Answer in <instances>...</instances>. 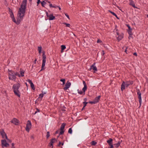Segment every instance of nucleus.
Masks as SVG:
<instances>
[{
  "label": "nucleus",
  "mask_w": 148,
  "mask_h": 148,
  "mask_svg": "<svg viewBox=\"0 0 148 148\" xmlns=\"http://www.w3.org/2000/svg\"><path fill=\"white\" fill-rule=\"evenodd\" d=\"M27 0H23L18 11V16L21 20H23L25 12Z\"/></svg>",
  "instance_id": "nucleus-1"
},
{
  "label": "nucleus",
  "mask_w": 148,
  "mask_h": 148,
  "mask_svg": "<svg viewBox=\"0 0 148 148\" xmlns=\"http://www.w3.org/2000/svg\"><path fill=\"white\" fill-rule=\"evenodd\" d=\"M20 86V84L18 83H17L16 84H14L12 87L13 91L14 94L19 97H20V92L18 89Z\"/></svg>",
  "instance_id": "nucleus-2"
},
{
  "label": "nucleus",
  "mask_w": 148,
  "mask_h": 148,
  "mask_svg": "<svg viewBox=\"0 0 148 148\" xmlns=\"http://www.w3.org/2000/svg\"><path fill=\"white\" fill-rule=\"evenodd\" d=\"M8 11L9 13L10 14V17L11 18H12L13 21L15 23L18 24L20 23V22L22 21V20H21L20 17L18 16V17L17 19V21H16L15 18L14 17V15L12 11L11 10L10 8H8Z\"/></svg>",
  "instance_id": "nucleus-3"
},
{
  "label": "nucleus",
  "mask_w": 148,
  "mask_h": 148,
  "mask_svg": "<svg viewBox=\"0 0 148 148\" xmlns=\"http://www.w3.org/2000/svg\"><path fill=\"white\" fill-rule=\"evenodd\" d=\"M8 78L9 79L15 81L16 79V76H15L14 71L8 70Z\"/></svg>",
  "instance_id": "nucleus-4"
},
{
  "label": "nucleus",
  "mask_w": 148,
  "mask_h": 148,
  "mask_svg": "<svg viewBox=\"0 0 148 148\" xmlns=\"http://www.w3.org/2000/svg\"><path fill=\"white\" fill-rule=\"evenodd\" d=\"M46 57L45 54V53H44L42 54V65L41 69L40 71L43 70L45 69L44 67L45 65L46 62Z\"/></svg>",
  "instance_id": "nucleus-5"
},
{
  "label": "nucleus",
  "mask_w": 148,
  "mask_h": 148,
  "mask_svg": "<svg viewBox=\"0 0 148 148\" xmlns=\"http://www.w3.org/2000/svg\"><path fill=\"white\" fill-rule=\"evenodd\" d=\"M0 133L3 138H6L7 140H9L3 129H1L0 130Z\"/></svg>",
  "instance_id": "nucleus-6"
},
{
  "label": "nucleus",
  "mask_w": 148,
  "mask_h": 148,
  "mask_svg": "<svg viewBox=\"0 0 148 148\" xmlns=\"http://www.w3.org/2000/svg\"><path fill=\"white\" fill-rule=\"evenodd\" d=\"M32 123L31 122L28 120L27 122V123L25 127V130L28 132H29L30 129L31 128Z\"/></svg>",
  "instance_id": "nucleus-7"
},
{
  "label": "nucleus",
  "mask_w": 148,
  "mask_h": 148,
  "mask_svg": "<svg viewBox=\"0 0 148 148\" xmlns=\"http://www.w3.org/2000/svg\"><path fill=\"white\" fill-rule=\"evenodd\" d=\"M1 144L3 148L4 147H7L9 146V144L7 143L5 139L1 140Z\"/></svg>",
  "instance_id": "nucleus-8"
},
{
  "label": "nucleus",
  "mask_w": 148,
  "mask_h": 148,
  "mask_svg": "<svg viewBox=\"0 0 148 148\" xmlns=\"http://www.w3.org/2000/svg\"><path fill=\"white\" fill-rule=\"evenodd\" d=\"M95 63H94L90 67L89 70L90 71L92 69L94 71V72L95 73L97 71V67L95 65Z\"/></svg>",
  "instance_id": "nucleus-9"
},
{
  "label": "nucleus",
  "mask_w": 148,
  "mask_h": 148,
  "mask_svg": "<svg viewBox=\"0 0 148 148\" xmlns=\"http://www.w3.org/2000/svg\"><path fill=\"white\" fill-rule=\"evenodd\" d=\"M137 94L138 95V97L139 99V102L140 104V107L141 106L142 103V99L141 97V93L140 92L139 90H138L137 91Z\"/></svg>",
  "instance_id": "nucleus-10"
},
{
  "label": "nucleus",
  "mask_w": 148,
  "mask_h": 148,
  "mask_svg": "<svg viewBox=\"0 0 148 148\" xmlns=\"http://www.w3.org/2000/svg\"><path fill=\"white\" fill-rule=\"evenodd\" d=\"M71 84L70 82L67 81L65 84V86L64 88V89L65 90L68 89L70 87Z\"/></svg>",
  "instance_id": "nucleus-11"
},
{
  "label": "nucleus",
  "mask_w": 148,
  "mask_h": 148,
  "mask_svg": "<svg viewBox=\"0 0 148 148\" xmlns=\"http://www.w3.org/2000/svg\"><path fill=\"white\" fill-rule=\"evenodd\" d=\"M11 122L16 125H18L19 124V121L16 118H14L11 121Z\"/></svg>",
  "instance_id": "nucleus-12"
},
{
  "label": "nucleus",
  "mask_w": 148,
  "mask_h": 148,
  "mask_svg": "<svg viewBox=\"0 0 148 148\" xmlns=\"http://www.w3.org/2000/svg\"><path fill=\"white\" fill-rule=\"evenodd\" d=\"M83 84L84 85V87L82 88V90L84 92V95L85 94V92L87 89V86L85 82L84 81L83 82Z\"/></svg>",
  "instance_id": "nucleus-13"
},
{
  "label": "nucleus",
  "mask_w": 148,
  "mask_h": 148,
  "mask_svg": "<svg viewBox=\"0 0 148 148\" xmlns=\"http://www.w3.org/2000/svg\"><path fill=\"white\" fill-rule=\"evenodd\" d=\"M28 82L30 84V86L32 89L33 90L35 89V88L34 86V85L33 83L32 82V81L31 80L28 79Z\"/></svg>",
  "instance_id": "nucleus-14"
},
{
  "label": "nucleus",
  "mask_w": 148,
  "mask_h": 148,
  "mask_svg": "<svg viewBox=\"0 0 148 148\" xmlns=\"http://www.w3.org/2000/svg\"><path fill=\"white\" fill-rule=\"evenodd\" d=\"M125 82L124 81L123 82L121 86V89L122 91H123L125 89Z\"/></svg>",
  "instance_id": "nucleus-15"
},
{
  "label": "nucleus",
  "mask_w": 148,
  "mask_h": 148,
  "mask_svg": "<svg viewBox=\"0 0 148 148\" xmlns=\"http://www.w3.org/2000/svg\"><path fill=\"white\" fill-rule=\"evenodd\" d=\"M113 139L110 138L107 141V143H108L109 146L113 145L112 144Z\"/></svg>",
  "instance_id": "nucleus-16"
},
{
  "label": "nucleus",
  "mask_w": 148,
  "mask_h": 148,
  "mask_svg": "<svg viewBox=\"0 0 148 148\" xmlns=\"http://www.w3.org/2000/svg\"><path fill=\"white\" fill-rule=\"evenodd\" d=\"M56 141V140L55 138L52 139L51 140L49 144L51 146H52L51 148H53V144Z\"/></svg>",
  "instance_id": "nucleus-17"
},
{
  "label": "nucleus",
  "mask_w": 148,
  "mask_h": 148,
  "mask_svg": "<svg viewBox=\"0 0 148 148\" xmlns=\"http://www.w3.org/2000/svg\"><path fill=\"white\" fill-rule=\"evenodd\" d=\"M48 18L49 20H52L55 19V16H53V14H50Z\"/></svg>",
  "instance_id": "nucleus-18"
},
{
  "label": "nucleus",
  "mask_w": 148,
  "mask_h": 148,
  "mask_svg": "<svg viewBox=\"0 0 148 148\" xmlns=\"http://www.w3.org/2000/svg\"><path fill=\"white\" fill-rule=\"evenodd\" d=\"M116 34L117 36H116V37L117 38V39L119 40V41L121 40L123 38V35H121L119 36V34L118 32H116Z\"/></svg>",
  "instance_id": "nucleus-19"
},
{
  "label": "nucleus",
  "mask_w": 148,
  "mask_h": 148,
  "mask_svg": "<svg viewBox=\"0 0 148 148\" xmlns=\"http://www.w3.org/2000/svg\"><path fill=\"white\" fill-rule=\"evenodd\" d=\"M130 5L132 6L134 8H137L135 6V5L134 2L132 0H130Z\"/></svg>",
  "instance_id": "nucleus-20"
},
{
  "label": "nucleus",
  "mask_w": 148,
  "mask_h": 148,
  "mask_svg": "<svg viewBox=\"0 0 148 148\" xmlns=\"http://www.w3.org/2000/svg\"><path fill=\"white\" fill-rule=\"evenodd\" d=\"M100 96H98V97L95 98L94 100V102H95V103H97L99 102V100L100 98Z\"/></svg>",
  "instance_id": "nucleus-21"
},
{
  "label": "nucleus",
  "mask_w": 148,
  "mask_h": 148,
  "mask_svg": "<svg viewBox=\"0 0 148 148\" xmlns=\"http://www.w3.org/2000/svg\"><path fill=\"white\" fill-rule=\"evenodd\" d=\"M20 75L21 77H23L24 76V74L25 73V71L22 70L21 69H20Z\"/></svg>",
  "instance_id": "nucleus-22"
},
{
  "label": "nucleus",
  "mask_w": 148,
  "mask_h": 148,
  "mask_svg": "<svg viewBox=\"0 0 148 148\" xmlns=\"http://www.w3.org/2000/svg\"><path fill=\"white\" fill-rule=\"evenodd\" d=\"M66 125L65 123H63L62 124L60 127V130H64V128L65 126Z\"/></svg>",
  "instance_id": "nucleus-23"
},
{
  "label": "nucleus",
  "mask_w": 148,
  "mask_h": 148,
  "mask_svg": "<svg viewBox=\"0 0 148 148\" xmlns=\"http://www.w3.org/2000/svg\"><path fill=\"white\" fill-rule=\"evenodd\" d=\"M121 142L119 141H118L117 143L116 144H114V145L115 146V147L116 148H118V147L121 144Z\"/></svg>",
  "instance_id": "nucleus-24"
},
{
  "label": "nucleus",
  "mask_w": 148,
  "mask_h": 148,
  "mask_svg": "<svg viewBox=\"0 0 148 148\" xmlns=\"http://www.w3.org/2000/svg\"><path fill=\"white\" fill-rule=\"evenodd\" d=\"M66 48V47L65 45H62L61 46V52H62L63 50H64Z\"/></svg>",
  "instance_id": "nucleus-25"
},
{
  "label": "nucleus",
  "mask_w": 148,
  "mask_h": 148,
  "mask_svg": "<svg viewBox=\"0 0 148 148\" xmlns=\"http://www.w3.org/2000/svg\"><path fill=\"white\" fill-rule=\"evenodd\" d=\"M42 47H38V52L40 54L41 52Z\"/></svg>",
  "instance_id": "nucleus-26"
},
{
  "label": "nucleus",
  "mask_w": 148,
  "mask_h": 148,
  "mask_svg": "<svg viewBox=\"0 0 148 148\" xmlns=\"http://www.w3.org/2000/svg\"><path fill=\"white\" fill-rule=\"evenodd\" d=\"M97 143V142L95 141H92L91 143V144L92 145H95Z\"/></svg>",
  "instance_id": "nucleus-27"
},
{
  "label": "nucleus",
  "mask_w": 148,
  "mask_h": 148,
  "mask_svg": "<svg viewBox=\"0 0 148 148\" xmlns=\"http://www.w3.org/2000/svg\"><path fill=\"white\" fill-rule=\"evenodd\" d=\"M41 3L42 6L43 7H45V5L46 4V3L44 1H43L42 2H41Z\"/></svg>",
  "instance_id": "nucleus-28"
},
{
  "label": "nucleus",
  "mask_w": 148,
  "mask_h": 148,
  "mask_svg": "<svg viewBox=\"0 0 148 148\" xmlns=\"http://www.w3.org/2000/svg\"><path fill=\"white\" fill-rule=\"evenodd\" d=\"M14 74L15 75V76H17L18 77H21V75L18 73L17 72H14Z\"/></svg>",
  "instance_id": "nucleus-29"
},
{
  "label": "nucleus",
  "mask_w": 148,
  "mask_h": 148,
  "mask_svg": "<svg viewBox=\"0 0 148 148\" xmlns=\"http://www.w3.org/2000/svg\"><path fill=\"white\" fill-rule=\"evenodd\" d=\"M63 24L65 25L66 27H70V25L69 23H64Z\"/></svg>",
  "instance_id": "nucleus-30"
},
{
  "label": "nucleus",
  "mask_w": 148,
  "mask_h": 148,
  "mask_svg": "<svg viewBox=\"0 0 148 148\" xmlns=\"http://www.w3.org/2000/svg\"><path fill=\"white\" fill-rule=\"evenodd\" d=\"M44 96V94L43 93H41L39 94V98H41V99Z\"/></svg>",
  "instance_id": "nucleus-31"
},
{
  "label": "nucleus",
  "mask_w": 148,
  "mask_h": 148,
  "mask_svg": "<svg viewBox=\"0 0 148 148\" xmlns=\"http://www.w3.org/2000/svg\"><path fill=\"white\" fill-rule=\"evenodd\" d=\"M78 93L80 95H82L83 93V92L81 90H79V89L77 90Z\"/></svg>",
  "instance_id": "nucleus-32"
},
{
  "label": "nucleus",
  "mask_w": 148,
  "mask_h": 148,
  "mask_svg": "<svg viewBox=\"0 0 148 148\" xmlns=\"http://www.w3.org/2000/svg\"><path fill=\"white\" fill-rule=\"evenodd\" d=\"M110 12L114 16H116L117 18H118L117 17V15L115 14L114 12H112L111 11H110Z\"/></svg>",
  "instance_id": "nucleus-33"
},
{
  "label": "nucleus",
  "mask_w": 148,
  "mask_h": 148,
  "mask_svg": "<svg viewBox=\"0 0 148 148\" xmlns=\"http://www.w3.org/2000/svg\"><path fill=\"white\" fill-rule=\"evenodd\" d=\"M88 102L86 101H84L83 102V104H84L83 108H84L86 105V104L88 103Z\"/></svg>",
  "instance_id": "nucleus-34"
},
{
  "label": "nucleus",
  "mask_w": 148,
  "mask_h": 148,
  "mask_svg": "<svg viewBox=\"0 0 148 148\" xmlns=\"http://www.w3.org/2000/svg\"><path fill=\"white\" fill-rule=\"evenodd\" d=\"M60 81L63 82V84L64 85L65 84V80L64 79H61Z\"/></svg>",
  "instance_id": "nucleus-35"
},
{
  "label": "nucleus",
  "mask_w": 148,
  "mask_h": 148,
  "mask_svg": "<svg viewBox=\"0 0 148 148\" xmlns=\"http://www.w3.org/2000/svg\"><path fill=\"white\" fill-rule=\"evenodd\" d=\"M72 130L71 128H70L68 130V132L69 133L71 134L72 133Z\"/></svg>",
  "instance_id": "nucleus-36"
},
{
  "label": "nucleus",
  "mask_w": 148,
  "mask_h": 148,
  "mask_svg": "<svg viewBox=\"0 0 148 148\" xmlns=\"http://www.w3.org/2000/svg\"><path fill=\"white\" fill-rule=\"evenodd\" d=\"M132 29L131 30H128V33L130 35H132Z\"/></svg>",
  "instance_id": "nucleus-37"
},
{
  "label": "nucleus",
  "mask_w": 148,
  "mask_h": 148,
  "mask_svg": "<svg viewBox=\"0 0 148 148\" xmlns=\"http://www.w3.org/2000/svg\"><path fill=\"white\" fill-rule=\"evenodd\" d=\"M50 136V133L49 132H47L46 137L47 138H48Z\"/></svg>",
  "instance_id": "nucleus-38"
},
{
  "label": "nucleus",
  "mask_w": 148,
  "mask_h": 148,
  "mask_svg": "<svg viewBox=\"0 0 148 148\" xmlns=\"http://www.w3.org/2000/svg\"><path fill=\"white\" fill-rule=\"evenodd\" d=\"M64 132V130H60V131L59 133V135H62V134Z\"/></svg>",
  "instance_id": "nucleus-39"
},
{
  "label": "nucleus",
  "mask_w": 148,
  "mask_h": 148,
  "mask_svg": "<svg viewBox=\"0 0 148 148\" xmlns=\"http://www.w3.org/2000/svg\"><path fill=\"white\" fill-rule=\"evenodd\" d=\"M125 85L127 87H128L130 85L129 84V82H125Z\"/></svg>",
  "instance_id": "nucleus-40"
},
{
  "label": "nucleus",
  "mask_w": 148,
  "mask_h": 148,
  "mask_svg": "<svg viewBox=\"0 0 148 148\" xmlns=\"http://www.w3.org/2000/svg\"><path fill=\"white\" fill-rule=\"evenodd\" d=\"M128 82H129V84L130 85L132 84L133 83V82L132 81H127Z\"/></svg>",
  "instance_id": "nucleus-41"
},
{
  "label": "nucleus",
  "mask_w": 148,
  "mask_h": 148,
  "mask_svg": "<svg viewBox=\"0 0 148 148\" xmlns=\"http://www.w3.org/2000/svg\"><path fill=\"white\" fill-rule=\"evenodd\" d=\"M89 103L91 104H95V102H94V101L93 100L92 101H90L88 102Z\"/></svg>",
  "instance_id": "nucleus-42"
},
{
  "label": "nucleus",
  "mask_w": 148,
  "mask_h": 148,
  "mask_svg": "<svg viewBox=\"0 0 148 148\" xmlns=\"http://www.w3.org/2000/svg\"><path fill=\"white\" fill-rule=\"evenodd\" d=\"M64 144V143H62L61 142H59V144L58 145V146H60V145H63Z\"/></svg>",
  "instance_id": "nucleus-43"
},
{
  "label": "nucleus",
  "mask_w": 148,
  "mask_h": 148,
  "mask_svg": "<svg viewBox=\"0 0 148 148\" xmlns=\"http://www.w3.org/2000/svg\"><path fill=\"white\" fill-rule=\"evenodd\" d=\"M36 110H37L34 113V114H36L38 112H40V110H39V109H37Z\"/></svg>",
  "instance_id": "nucleus-44"
},
{
  "label": "nucleus",
  "mask_w": 148,
  "mask_h": 148,
  "mask_svg": "<svg viewBox=\"0 0 148 148\" xmlns=\"http://www.w3.org/2000/svg\"><path fill=\"white\" fill-rule=\"evenodd\" d=\"M102 42V41L100 40L99 39H98L97 41V43H101V42Z\"/></svg>",
  "instance_id": "nucleus-45"
},
{
  "label": "nucleus",
  "mask_w": 148,
  "mask_h": 148,
  "mask_svg": "<svg viewBox=\"0 0 148 148\" xmlns=\"http://www.w3.org/2000/svg\"><path fill=\"white\" fill-rule=\"evenodd\" d=\"M65 15L69 19H70V18L69 15L67 14H65Z\"/></svg>",
  "instance_id": "nucleus-46"
},
{
  "label": "nucleus",
  "mask_w": 148,
  "mask_h": 148,
  "mask_svg": "<svg viewBox=\"0 0 148 148\" xmlns=\"http://www.w3.org/2000/svg\"><path fill=\"white\" fill-rule=\"evenodd\" d=\"M127 26L128 27V29H129V30L132 29L131 28V27H130V26L129 25H127Z\"/></svg>",
  "instance_id": "nucleus-47"
},
{
  "label": "nucleus",
  "mask_w": 148,
  "mask_h": 148,
  "mask_svg": "<svg viewBox=\"0 0 148 148\" xmlns=\"http://www.w3.org/2000/svg\"><path fill=\"white\" fill-rule=\"evenodd\" d=\"M40 0H37V5L38 6L40 3Z\"/></svg>",
  "instance_id": "nucleus-48"
},
{
  "label": "nucleus",
  "mask_w": 148,
  "mask_h": 148,
  "mask_svg": "<svg viewBox=\"0 0 148 148\" xmlns=\"http://www.w3.org/2000/svg\"><path fill=\"white\" fill-rule=\"evenodd\" d=\"M12 148H15V147H14V143H12Z\"/></svg>",
  "instance_id": "nucleus-49"
},
{
  "label": "nucleus",
  "mask_w": 148,
  "mask_h": 148,
  "mask_svg": "<svg viewBox=\"0 0 148 148\" xmlns=\"http://www.w3.org/2000/svg\"><path fill=\"white\" fill-rule=\"evenodd\" d=\"M46 16H47L48 17H49V14L47 12H46Z\"/></svg>",
  "instance_id": "nucleus-50"
},
{
  "label": "nucleus",
  "mask_w": 148,
  "mask_h": 148,
  "mask_svg": "<svg viewBox=\"0 0 148 148\" xmlns=\"http://www.w3.org/2000/svg\"><path fill=\"white\" fill-rule=\"evenodd\" d=\"M49 5L50 8H53V6L52 4H50Z\"/></svg>",
  "instance_id": "nucleus-51"
},
{
  "label": "nucleus",
  "mask_w": 148,
  "mask_h": 148,
  "mask_svg": "<svg viewBox=\"0 0 148 148\" xmlns=\"http://www.w3.org/2000/svg\"><path fill=\"white\" fill-rule=\"evenodd\" d=\"M133 55L134 56H137V53H133Z\"/></svg>",
  "instance_id": "nucleus-52"
},
{
  "label": "nucleus",
  "mask_w": 148,
  "mask_h": 148,
  "mask_svg": "<svg viewBox=\"0 0 148 148\" xmlns=\"http://www.w3.org/2000/svg\"><path fill=\"white\" fill-rule=\"evenodd\" d=\"M84 101H87V99L86 98H85L84 99Z\"/></svg>",
  "instance_id": "nucleus-53"
},
{
  "label": "nucleus",
  "mask_w": 148,
  "mask_h": 148,
  "mask_svg": "<svg viewBox=\"0 0 148 148\" xmlns=\"http://www.w3.org/2000/svg\"><path fill=\"white\" fill-rule=\"evenodd\" d=\"M114 147L113 145H111L110 146V147H109L108 148H113Z\"/></svg>",
  "instance_id": "nucleus-54"
},
{
  "label": "nucleus",
  "mask_w": 148,
  "mask_h": 148,
  "mask_svg": "<svg viewBox=\"0 0 148 148\" xmlns=\"http://www.w3.org/2000/svg\"><path fill=\"white\" fill-rule=\"evenodd\" d=\"M30 138H31L32 139H33L34 138V137L33 136H31L30 137Z\"/></svg>",
  "instance_id": "nucleus-55"
},
{
  "label": "nucleus",
  "mask_w": 148,
  "mask_h": 148,
  "mask_svg": "<svg viewBox=\"0 0 148 148\" xmlns=\"http://www.w3.org/2000/svg\"><path fill=\"white\" fill-rule=\"evenodd\" d=\"M57 7L58 8L59 10H61V9L60 8L59 6H57Z\"/></svg>",
  "instance_id": "nucleus-56"
},
{
  "label": "nucleus",
  "mask_w": 148,
  "mask_h": 148,
  "mask_svg": "<svg viewBox=\"0 0 148 148\" xmlns=\"http://www.w3.org/2000/svg\"><path fill=\"white\" fill-rule=\"evenodd\" d=\"M36 60H37L36 59H35V61H34V63L35 64L36 63Z\"/></svg>",
  "instance_id": "nucleus-57"
},
{
  "label": "nucleus",
  "mask_w": 148,
  "mask_h": 148,
  "mask_svg": "<svg viewBox=\"0 0 148 148\" xmlns=\"http://www.w3.org/2000/svg\"><path fill=\"white\" fill-rule=\"evenodd\" d=\"M8 142H10V143L11 142V141L9 139V140H7Z\"/></svg>",
  "instance_id": "nucleus-58"
},
{
  "label": "nucleus",
  "mask_w": 148,
  "mask_h": 148,
  "mask_svg": "<svg viewBox=\"0 0 148 148\" xmlns=\"http://www.w3.org/2000/svg\"><path fill=\"white\" fill-rule=\"evenodd\" d=\"M57 7V6H53V8H56Z\"/></svg>",
  "instance_id": "nucleus-59"
},
{
  "label": "nucleus",
  "mask_w": 148,
  "mask_h": 148,
  "mask_svg": "<svg viewBox=\"0 0 148 148\" xmlns=\"http://www.w3.org/2000/svg\"><path fill=\"white\" fill-rule=\"evenodd\" d=\"M102 52H103V55H104V51H102Z\"/></svg>",
  "instance_id": "nucleus-60"
},
{
  "label": "nucleus",
  "mask_w": 148,
  "mask_h": 148,
  "mask_svg": "<svg viewBox=\"0 0 148 148\" xmlns=\"http://www.w3.org/2000/svg\"><path fill=\"white\" fill-rule=\"evenodd\" d=\"M127 49V48H126V49L125 50V52H126Z\"/></svg>",
  "instance_id": "nucleus-61"
},
{
  "label": "nucleus",
  "mask_w": 148,
  "mask_h": 148,
  "mask_svg": "<svg viewBox=\"0 0 148 148\" xmlns=\"http://www.w3.org/2000/svg\"><path fill=\"white\" fill-rule=\"evenodd\" d=\"M58 133V131H56V134H57V133Z\"/></svg>",
  "instance_id": "nucleus-62"
},
{
  "label": "nucleus",
  "mask_w": 148,
  "mask_h": 148,
  "mask_svg": "<svg viewBox=\"0 0 148 148\" xmlns=\"http://www.w3.org/2000/svg\"><path fill=\"white\" fill-rule=\"evenodd\" d=\"M29 1H31L32 0H29Z\"/></svg>",
  "instance_id": "nucleus-63"
},
{
  "label": "nucleus",
  "mask_w": 148,
  "mask_h": 148,
  "mask_svg": "<svg viewBox=\"0 0 148 148\" xmlns=\"http://www.w3.org/2000/svg\"><path fill=\"white\" fill-rule=\"evenodd\" d=\"M84 108H83V107L82 109V110H83L84 109Z\"/></svg>",
  "instance_id": "nucleus-64"
}]
</instances>
